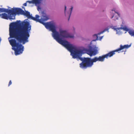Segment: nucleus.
I'll list each match as a JSON object with an SVG mask.
<instances>
[{"label": "nucleus", "mask_w": 134, "mask_h": 134, "mask_svg": "<svg viewBox=\"0 0 134 134\" xmlns=\"http://www.w3.org/2000/svg\"><path fill=\"white\" fill-rule=\"evenodd\" d=\"M31 27L28 21L21 23L20 20L12 23L10 24V37L8 39L15 55L22 53L24 51V47L21 43L24 44L28 42Z\"/></svg>", "instance_id": "1"}, {"label": "nucleus", "mask_w": 134, "mask_h": 134, "mask_svg": "<svg viewBox=\"0 0 134 134\" xmlns=\"http://www.w3.org/2000/svg\"><path fill=\"white\" fill-rule=\"evenodd\" d=\"M59 34L58 32V38L54 37V38L59 43L65 47L71 53L73 49L75 48V46L71 44L67 41L62 39L64 38H73L74 37L73 35H71L67 31L65 30L60 29L59 30Z\"/></svg>", "instance_id": "2"}, {"label": "nucleus", "mask_w": 134, "mask_h": 134, "mask_svg": "<svg viewBox=\"0 0 134 134\" xmlns=\"http://www.w3.org/2000/svg\"><path fill=\"white\" fill-rule=\"evenodd\" d=\"M75 49H73L71 53L73 58L81 59V57L82 54L87 53L90 57L94 56L98 53L97 48L96 47L93 48L90 47L89 49L83 48L82 49H78L76 46Z\"/></svg>", "instance_id": "3"}, {"label": "nucleus", "mask_w": 134, "mask_h": 134, "mask_svg": "<svg viewBox=\"0 0 134 134\" xmlns=\"http://www.w3.org/2000/svg\"><path fill=\"white\" fill-rule=\"evenodd\" d=\"M41 14V17L40 19L43 22L40 23L44 25L47 29H49L52 32H53L52 36L53 37H55L56 38H58L57 36L58 35V32L56 31V23L53 21L44 23V21L49 19V16L44 12H42Z\"/></svg>", "instance_id": "4"}, {"label": "nucleus", "mask_w": 134, "mask_h": 134, "mask_svg": "<svg viewBox=\"0 0 134 134\" xmlns=\"http://www.w3.org/2000/svg\"><path fill=\"white\" fill-rule=\"evenodd\" d=\"M81 58L80 59L82 60V62L80 64V67L82 69H86L88 67H91L93 65V62H94L93 58L91 59L90 58H84L82 60Z\"/></svg>", "instance_id": "5"}, {"label": "nucleus", "mask_w": 134, "mask_h": 134, "mask_svg": "<svg viewBox=\"0 0 134 134\" xmlns=\"http://www.w3.org/2000/svg\"><path fill=\"white\" fill-rule=\"evenodd\" d=\"M131 45L128 44L124 45L123 46L121 45L120 46V48L115 50H114L108 53L105 55L106 58H107L108 57H110L112 56L115 54V52H117L120 51L124 48H127L130 47Z\"/></svg>", "instance_id": "6"}, {"label": "nucleus", "mask_w": 134, "mask_h": 134, "mask_svg": "<svg viewBox=\"0 0 134 134\" xmlns=\"http://www.w3.org/2000/svg\"><path fill=\"white\" fill-rule=\"evenodd\" d=\"M22 15L26 16L28 18H31L32 19L36 21L37 22L41 23L43 22L40 19H39V16L38 15H36L35 17H33L30 15L29 12L27 11H26L25 12L24 11Z\"/></svg>", "instance_id": "7"}, {"label": "nucleus", "mask_w": 134, "mask_h": 134, "mask_svg": "<svg viewBox=\"0 0 134 134\" xmlns=\"http://www.w3.org/2000/svg\"><path fill=\"white\" fill-rule=\"evenodd\" d=\"M9 12H10L11 14L13 16H15L16 14H21L22 15L23 13L24 12V10L20 8H15L12 9H9Z\"/></svg>", "instance_id": "8"}, {"label": "nucleus", "mask_w": 134, "mask_h": 134, "mask_svg": "<svg viewBox=\"0 0 134 134\" xmlns=\"http://www.w3.org/2000/svg\"><path fill=\"white\" fill-rule=\"evenodd\" d=\"M7 15L5 13H3L0 14V17L1 18L8 20L9 19L10 20H14L15 19V16H13L11 14Z\"/></svg>", "instance_id": "9"}, {"label": "nucleus", "mask_w": 134, "mask_h": 134, "mask_svg": "<svg viewBox=\"0 0 134 134\" xmlns=\"http://www.w3.org/2000/svg\"><path fill=\"white\" fill-rule=\"evenodd\" d=\"M106 57L105 55H103L102 56H100L98 58L95 57L93 58V60L94 62L97 61L103 62L104 60V59Z\"/></svg>", "instance_id": "10"}, {"label": "nucleus", "mask_w": 134, "mask_h": 134, "mask_svg": "<svg viewBox=\"0 0 134 134\" xmlns=\"http://www.w3.org/2000/svg\"><path fill=\"white\" fill-rule=\"evenodd\" d=\"M41 0H32V1H27L26 2H28L29 4L33 3L35 4L36 5L39 4L41 3Z\"/></svg>", "instance_id": "11"}, {"label": "nucleus", "mask_w": 134, "mask_h": 134, "mask_svg": "<svg viewBox=\"0 0 134 134\" xmlns=\"http://www.w3.org/2000/svg\"><path fill=\"white\" fill-rule=\"evenodd\" d=\"M9 9H5L3 8H0V12H5L7 13L8 14H9L10 13V12H9Z\"/></svg>", "instance_id": "12"}, {"label": "nucleus", "mask_w": 134, "mask_h": 134, "mask_svg": "<svg viewBox=\"0 0 134 134\" xmlns=\"http://www.w3.org/2000/svg\"><path fill=\"white\" fill-rule=\"evenodd\" d=\"M117 29L118 30H119L120 29H123L124 30L126 31H128L129 30L128 28H127L126 27H120L119 28H117Z\"/></svg>", "instance_id": "13"}, {"label": "nucleus", "mask_w": 134, "mask_h": 134, "mask_svg": "<svg viewBox=\"0 0 134 134\" xmlns=\"http://www.w3.org/2000/svg\"><path fill=\"white\" fill-rule=\"evenodd\" d=\"M108 29H105L103 31L100 32L99 33H98V34L99 35H100V34H103L104 32H105L106 31H108Z\"/></svg>", "instance_id": "14"}, {"label": "nucleus", "mask_w": 134, "mask_h": 134, "mask_svg": "<svg viewBox=\"0 0 134 134\" xmlns=\"http://www.w3.org/2000/svg\"><path fill=\"white\" fill-rule=\"evenodd\" d=\"M73 8V7H71V8H70L71 11H70V14H69V19H68V20H69V19L70 17V15H71V13H72V10Z\"/></svg>", "instance_id": "15"}, {"label": "nucleus", "mask_w": 134, "mask_h": 134, "mask_svg": "<svg viewBox=\"0 0 134 134\" xmlns=\"http://www.w3.org/2000/svg\"><path fill=\"white\" fill-rule=\"evenodd\" d=\"M12 84V82L11 80H10L8 84V86H9Z\"/></svg>", "instance_id": "16"}, {"label": "nucleus", "mask_w": 134, "mask_h": 134, "mask_svg": "<svg viewBox=\"0 0 134 134\" xmlns=\"http://www.w3.org/2000/svg\"><path fill=\"white\" fill-rule=\"evenodd\" d=\"M93 36L94 37H96V38L97 39V38H98V35L97 34L94 35H93Z\"/></svg>", "instance_id": "17"}, {"label": "nucleus", "mask_w": 134, "mask_h": 134, "mask_svg": "<svg viewBox=\"0 0 134 134\" xmlns=\"http://www.w3.org/2000/svg\"><path fill=\"white\" fill-rule=\"evenodd\" d=\"M37 9L38 11H39L41 9V8L39 6H38L37 7Z\"/></svg>", "instance_id": "18"}, {"label": "nucleus", "mask_w": 134, "mask_h": 134, "mask_svg": "<svg viewBox=\"0 0 134 134\" xmlns=\"http://www.w3.org/2000/svg\"><path fill=\"white\" fill-rule=\"evenodd\" d=\"M134 36V31H131V36Z\"/></svg>", "instance_id": "19"}, {"label": "nucleus", "mask_w": 134, "mask_h": 134, "mask_svg": "<svg viewBox=\"0 0 134 134\" xmlns=\"http://www.w3.org/2000/svg\"><path fill=\"white\" fill-rule=\"evenodd\" d=\"M114 18H115V19H114V20H118V17H117V16H114Z\"/></svg>", "instance_id": "20"}, {"label": "nucleus", "mask_w": 134, "mask_h": 134, "mask_svg": "<svg viewBox=\"0 0 134 134\" xmlns=\"http://www.w3.org/2000/svg\"><path fill=\"white\" fill-rule=\"evenodd\" d=\"M66 6H65V15H66V13H65V11L66 10Z\"/></svg>", "instance_id": "21"}, {"label": "nucleus", "mask_w": 134, "mask_h": 134, "mask_svg": "<svg viewBox=\"0 0 134 134\" xmlns=\"http://www.w3.org/2000/svg\"><path fill=\"white\" fill-rule=\"evenodd\" d=\"M115 12L118 15V16H119V17L120 16V14H119V13H118V12H116V11H115Z\"/></svg>", "instance_id": "22"}, {"label": "nucleus", "mask_w": 134, "mask_h": 134, "mask_svg": "<svg viewBox=\"0 0 134 134\" xmlns=\"http://www.w3.org/2000/svg\"><path fill=\"white\" fill-rule=\"evenodd\" d=\"M27 2H26L24 4H23V5L25 6H27Z\"/></svg>", "instance_id": "23"}, {"label": "nucleus", "mask_w": 134, "mask_h": 134, "mask_svg": "<svg viewBox=\"0 0 134 134\" xmlns=\"http://www.w3.org/2000/svg\"><path fill=\"white\" fill-rule=\"evenodd\" d=\"M114 17V15L112 16L111 18H112Z\"/></svg>", "instance_id": "24"}, {"label": "nucleus", "mask_w": 134, "mask_h": 134, "mask_svg": "<svg viewBox=\"0 0 134 134\" xmlns=\"http://www.w3.org/2000/svg\"><path fill=\"white\" fill-rule=\"evenodd\" d=\"M102 37H101V38H100V39H102Z\"/></svg>", "instance_id": "25"}]
</instances>
